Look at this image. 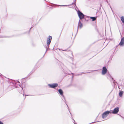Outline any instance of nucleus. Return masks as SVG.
<instances>
[{
  "label": "nucleus",
  "instance_id": "nucleus-13",
  "mask_svg": "<svg viewBox=\"0 0 124 124\" xmlns=\"http://www.w3.org/2000/svg\"><path fill=\"white\" fill-rule=\"evenodd\" d=\"M0 124H3V123L0 121Z\"/></svg>",
  "mask_w": 124,
  "mask_h": 124
},
{
  "label": "nucleus",
  "instance_id": "nucleus-3",
  "mask_svg": "<svg viewBox=\"0 0 124 124\" xmlns=\"http://www.w3.org/2000/svg\"><path fill=\"white\" fill-rule=\"evenodd\" d=\"M78 14L80 19H82L84 18V15L80 11H78Z\"/></svg>",
  "mask_w": 124,
  "mask_h": 124
},
{
  "label": "nucleus",
  "instance_id": "nucleus-11",
  "mask_svg": "<svg viewBox=\"0 0 124 124\" xmlns=\"http://www.w3.org/2000/svg\"><path fill=\"white\" fill-rule=\"evenodd\" d=\"M58 92L61 95H62L63 94V92L62 90L61 89H60L58 90Z\"/></svg>",
  "mask_w": 124,
  "mask_h": 124
},
{
  "label": "nucleus",
  "instance_id": "nucleus-2",
  "mask_svg": "<svg viewBox=\"0 0 124 124\" xmlns=\"http://www.w3.org/2000/svg\"><path fill=\"white\" fill-rule=\"evenodd\" d=\"M109 113H110V111H107L104 113L102 115V117L103 119L105 118Z\"/></svg>",
  "mask_w": 124,
  "mask_h": 124
},
{
  "label": "nucleus",
  "instance_id": "nucleus-8",
  "mask_svg": "<svg viewBox=\"0 0 124 124\" xmlns=\"http://www.w3.org/2000/svg\"><path fill=\"white\" fill-rule=\"evenodd\" d=\"M78 27V28H81L83 27L82 24L80 22V21H79Z\"/></svg>",
  "mask_w": 124,
  "mask_h": 124
},
{
  "label": "nucleus",
  "instance_id": "nucleus-10",
  "mask_svg": "<svg viewBox=\"0 0 124 124\" xmlns=\"http://www.w3.org/2000/svg\"><path fill=\"white\" fill-rule=\"evenodd\" d=\"M120 19L123 23L124 24V16H121L120 18Z\"/></svg>",
  "mask_w": 124,
  "mask_h": 124
},
{
  "label": "nucleus",
  "instance_id": "nucleus-5",
  "mask_svg": "<svg viewBox=\"0 0 124 124\" xmlns=\"http://www.w3.org/2000/svg\"><path fill=\"white\" fill-rule=\"evenodd\" d=\"M52 37L51 36H49L48 37L47 39L46 44L47 46H48L50 44L51 40Z\"/></svg>",
  "mask_w": 124,
  "mask_h": 124
},
{
  "label": "nucleus",
  "instance_id": "nucleus-4",
  "mask_svg": "<svg viewBox=\"0 0 124 124\" xmlns=\"http://www.w3.org/2000/svg\"><path fill=\"white\" fill-rule=\"evenodd\" d=\"M107 72V70L105 67H104L102 68L101 74L103 75H105Z\"/></svg>",
  "mask_w": 124,
  "mask_h": 124
},
{
  "label": "nucleus",
  "instance_id": "nucleus-7",
  "mask_svg": "<svg viewBox=\"0 0 124 124\" xmlns=\"http://www.w3.org/2000/svg\"><path fill=\"white\" fill-rule=\"evenodd\" d=\"M121 46H124V37L122 39L121 42L119 45Z\"/></svg>",
  "mask_w": 124,
  "mask_h": 124
},
{
  "label": "nucleus",
  "instance_id": "nucleus-12",
  "mask_svg": "<svg viewBox=\"0 0 124 124\" xmlns=\"http://www.w3.org/2000/svg\"><path fill=\"white\" fill-rule=\"evenodd\" d=\"M90 18L92 19L93 21H95L96 19V18L95 17H90Z\"/></svg>",
  "mask_w": 124,
  "mask_h": 124
},
{
  "label": "nucleus",
  "instance_id": "nucleus-9",
  "mask_svg": "<svg viewBox=\"0 0 124 124\" xmlns=\"http://www.w3.org/2000/svg\"><path fill=\"white\" fill-rule=\"evenodd\" d=\"M124 93V92L122 91H121L119 93V95L120 97H122V95Z\"/></svg>",
  "mask_w": 124,
  "mask_h": 124
},
{
  "label": "nucleus",
  "instance_id": "nucleus-6",
  "mask_svg": "<svg viewBox=\"0 0 124 124\" xmlns=\"http://www.w3.org/2000/svg\"><path fill=\"white\" fill-rule=\"evenodd\" d=\"M48 85L50 87L54 88L57 86L58 84L56 83H54L51 84H48Z\"/></svg>",
  "mask_w": 124,
  "mask_h": 124
},
{
  "label": "nucleus",
  "instance_id": "nucleus-1",
  "mask_svg": "<svg viewBox=\"0 0 124 124\" xmlns=\"http://www.w3.org/2000/svg\"><path fill=\"white\" fill-rule=\"evenodd\" d=\"M119 109V108L118 107H117L114 108L113 110H110V113L116 114L118 112Z\"/></svg>",
  "mask_w": 124,
  "mask_h": 124
}]
</instances>
